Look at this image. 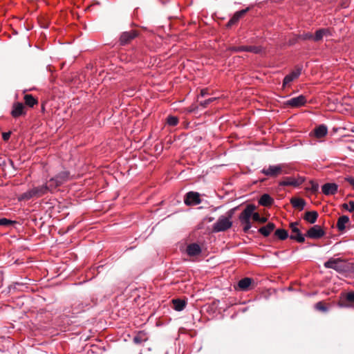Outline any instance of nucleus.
I'll return each instance as SVG.
<instances>
[{
  "instance_id": "ddd939ff",
  "label": "nucleus",
  "mask_w": 354,
  "mask_h": 354,
  "mask_svg": "<svg viewBox=\"0 0 354 354\" xmlns=\"http://www.w3.org/2000/svg\"><path fill=\"white\" fill-rule=\"evenodd\" d=\"M26 108L21 102H15L12 105L11 115L14 118H17L21 115H26Z\"/></svg>"
},
{
  "instance_id": "cd10ccee",
  "label": "nucleus",
  "mask_w": 354,
  "mask_h": 354,
  "mask_svg": "<svg viewBox=\"0 0 354 354\" xmlns=\"http://www.w3.org/2000/svg\"><path fill=\"white\" fill-rule=\"evenodd\" d=\"M148 339L147 335L144 331H140L134 337L133 342L136 344H141Z\"/></svg>"
},
{
  "instance_id": "2eb2a0df",
  "label": "nucleus",
  "mask_w": 354,
  "mask_h": 354,
  "mask_svg": "<svg viewBox=\"0 0 354 354\" xmlns=\"http://www.w3.org/2000/svg\"><path fill=\"white\" fill-rule=\"evenodd\" d=\"M328 133V129L326 125L320 124L317 127L313 132L310 133L311 136L321 139L325 137Z\"/></svg>"
},
{
  "instance_id": "5701e85b",
  "label": "nucleus",
  "mask_w": 354,
  "mask_h": 354,
  "mask_svg": "<svg viewBox=\"0 0 354 354\" xmlns=\"http://www.w3.org/2000/svg\"><path fill=\"white\" fill-rule=\"evenodd\" d=\"M171 301L173 304V308L176 311L183 310L187 304L185 300L180 299H174Z\"/></svg>"
},
{
  "instance_id": "a211bd4d",
  "label": "nucleus",
  "mask_w": 354,
  "mask_h": 354,
  "mask_svg": "<svg viewBox=\"0 0 354 354\" xmlns=\"http://www.w3.org/2000/svg\"><path fill=\"white\" fill-rule=\"evenodd\" d=\"M254 280L249 277H245L238 282V288L240 290L247 291L250 290V286L254 283Z\"/></svg>"
},
{
  "instance_id": "a878e982",
  "label": "nucleus",
  "mask_w": 354,
  "mask_h": 354,
  "mask_svg": "<svg viewBox=\"0 0 354 354\" xmlns=\"http://www.w3.org/2000/svg\"><path fill=\"white\" fill-rule=\"evenodd\" d=\"M24 100L26 106L33 107L38 104V100L31 94H26Z\"/></svg>"
},
{
  "instance_id": "423d86ee",
  "label": "nucleus",
  "mask_w": 354,
  "mask_h": 354,
  "mask_svg": "<svg viewBox=\"0 0 354 354\" xmlns=\"http://www.w3.org/2000/svg\"><path fill=\"white\" fill-rule=\"evenodd\" d=\"M338 306L342 308H354V291L341 293Z\"/></svg>"
},
{
  "instance_id": "6ab92c4d",
  "label": "nucleus",
  "mask_w": 354,
  "mask_h": 354,
  "mask_svg": "<svg viewBox=\"0 0 354 354\" xmlns=\"http://www.w3.org/2000/svg\"><path fill=\"white\" fill-rule=\"evenodd\" d=\"M338 186L335 183H326L322 187V192L325 195H333L337 192Z\"/></svg>"
},
{
  "instance_id": "c03bdc74",
  "label": "nucleus",
  "mask_w": 354,
  "mask_h": 354,
  "mask_svg": "<svg viewBox=\"0 0 354 354\" xmlns=\"http://www.w3.org/2000/svg\"><path fill=\"white\" fill-rule=\"evenodd\" d=\"M214 100H215V98H209V99L207 100L204 102L203 105H204V106H206L207 104H209V103H210V102H213Z\"/></svg>"
},
{
  "instance_id": "f257e3e1",
  "label": "nucleus",
  "mask_w": 354,
  "mask_h": 354,
  "mask_svg": "<svg viewBox=\"0 0 354 354\" xmlns=\"http://www.w3.org/2000/svg\"><path fill=\"white\" fill-rule=\"evenodd\" d=\"M324 266L326 268L333 269L341 274L350 272L353 268L352 263L341 258H330Z\"/></svg>"
},
{
  "instance_id": "e433bc0d",
  "label": "nucleus",
  "mask_w": 354,
  "mask_h": 354,
  "mask_svg": "<svg viewBox=\"0 0 354 354\" xmlns=\"http://www.w3.org/2000/svg\"><path fill=\"white\" fill-rule=\"evenodd\" d=\"M253 220L256 222H259L263 223L266 221V218L261 217L258 212H254L253 214Z\"/></svg>"
},
{
  "instance_id": "b1692460",
  "label": "nucleus",
  "mask_w": 354,
  "mask_h": 354,
  "mask_svg": "<svg viewBox=\"0 0 354 354\" xmlns=\"http://www.w3.org/2000/svg\"><path fill=\"white\" fill-rule=\"evenodd\" d=\"M275 225L272 223H268L266 226L261 227L259 232L264 236H268L274 230Z\"/></svg>"
},
{
  "instance_id": "ea45409f",
  "label": "nucleus",
  "mask_w": 354,
  "mask_h": 354,
  "mask_svg": "<svg viewBox=\"0 0 354 354\" xmlns=\"http://www.w3.org/2000/svg\"><path fill=\"white\" fill-rule=\"evenodd\" d=\"M346 180L354 189V178L349 177V178H347Z\"/></svg>"
},
{
  "instance_id": "412c9836",
  "label": "nucleus",
  "mask_w": 354,
  "mask_h": 354,
  "mask_svg": "<svg viewBox=\"0 0 354 354\" xmlns=\"http://www.w3.org/2000/svg\"><path fill=\"white\" fill-rule=\"evenodd\" d=\"M330 35V30L328 28H320L318 29L315 34L313 35V41H321L324 37Z\"/></svg>"
},
{
  "instance_id": "4c0bfd02",
  "label": "nucleus",
  "mask_w": 354,
  "mask_h": 354,
  "mask_svg": "<svg viewBox=\"0 0 354 354\" xmlns=\"http://www.w3.org/2000/svg\"><path fill=\"white\" fill-rule=\"evenodd\" d=\"M247 48L248 46H234L232 48V50L234 52L247 51Z\"/></svg>"
},
{
  "instance_id": "aec40b11",
  "label": "nucleus",
  "mask_w": 354,
  "mask_h": 354,
  "mask_svg": "<svg viewBox=\"0 0 354 354\" xmlns=\"http://www.w3.org/2000/svg\"><path fill=\"white\" fill-rule=\"evenodd\" d=\"M186 251L189 256L194 257L201 252V248L198 244L194 243L188 245Z\"/></svg>"
},
{
  "instance_id": "1a4fd4ad",
  "label": "nucleus",
  "mask_w": 354,
  "mask_h": 354,
  "mask_svg": "<svg viewBox=\"0 0 354 354\" xmlns=\"http://www.w3.org/2000/svg\"><path fill=\"white\" fill-rule=\"evenodd\" d=\"M290 228L292 232L290 236V239L296 240L299 243H304L305 241V238L301 233L299 229L298 228V223H291L290 224Z\"/></svg>"
},
{
  "instance_id": "f8f14e48",
  "label": "nucleus",
  "mask_w": 354,
  "mask_h": 354,
  "mask_svg": "<svg viewBox=\"0 0 354 354\" xmlns=\"http://www.w3.org/2000/svg\"><path fill=\"white\" fill-rule=\"evenodd\" d=\"M249 11V8H247L245 9H243L241 10L236 12L232 17L227 22L226 26L227 28H231L232 26H234L238 24L239 20L243 17L245 14Z\"/></svg>"
},
{
  "instance_id": "2f4dec72",
  "label": "nucleus",
  "mask_w": 354,
  "mask_h": 354,
  "mask_svg": "<svg viewBox=\"0 0 354 354\" xmlns=\"http://www.w3.org/2000/svg\"><path fill=\"white\" fill-rule=\"evenodd\" d=\"M167 123L169 126L175 127L178 123V118L177 117H176V116L169 115L167 118Z\"/></svg>"
},
{
  "instance_id": "39448f33",
  "label": "nucleus",
  "mask_w": 354,
  "mask_h": 354,
  "mask_svg": "<svg viewBox=\"0 0 354 354\" xmlns=\"http://www.w3.org/2000/svg\"><path fill=\"white\" fill-rule=\"evenodd\" d=\"M69 179V173L68 171H62L58 174L56 176L51 178L48 183L52 190L53 192L58 187L61 186L65 182H66Z\"/></svg>"
},
{
  "instance_id": "f3484780",
  "label": "nucleus",
  "mask_w": 354,
  "mask_h": 354,
  "mask_svg": "<svg viewBox=\"0 0 354 354\" xmlns=\"http://www.w3.org/2000/svg\"><path fill=\"white\" fill-rule=\"evenodd\" d=\"M138 34L136 30H130L129 32H124L120 36V44L125 45L130 42L132 39L137 37Z\"/></svg>"
},
{
  "instance_id": "4be33fe9",
  "label": "nucleus",
  "mask_w": 354,
  "mask_h": 354,
  "mask_svg": "<svg viewBox=\"0 0 354 354\" xmlns=\"http://www.w3.org/2000/svg\"><path fill=\"white\" fill-rule=\"evenodd\" d=\"M318 214L315 211L306 212L304 216V219L308 223L313 224L316 222Z\"/></svg>"
},
{
  "instance_id": "7ed1b4c3",
  "label": "nucleus",
  "mask_w": 354,
  "mask_h": 354,
  "mask_svg": "<svg viewBox=\"0 0 354 354\" xmlns=\"http://www.w3.org/2000/svg\"><path fill=\"white\" fill-rule=\"evenodd\" d=\"M256 209L255 205L250 204L246 206L244 210L239 215V221L243 225V231L247 232L251 227V218H253V214Z\"/></svg>"
},
{
  "instance_id": "0eeeda50",
  "label": "nucleus",
  "mask_w": 354,
  "mask_h": 354,
  "mask_svg": "<svg viewBox=\"0 0 354 354\" xmlns=\"http://www.w3.org/2000/svg\"><path fill=\"white\" fill-rule=\"evenodd\" d=\"M230 218L231 216H229L228 217L224 216L219 217L218 221L213 225L214 231L222 232L230 228L232 225Z\"/></svg>"
},
{
  "instance_id": "f03ea898",
  "label": "nucleus",
  "mask_w": 354,
  "mask_h": 354,
  "mask_svg": "<svg viewBox=\"0 0 354 354\" xmlns=\"http://www.w3.org/2000/svg\"><path fill=\"white\" fill-rule=\"evenodd\" d=\"M48 192H52V190L47 183L46 185L35 187L23 193L19 196V201H28L32 198H39L47 194Z\"/></svg>"
},
{
  "instance_id": "37998d69",
  "label": "nucleus",
  "mask_w": 354,
  "mask_h": 354,
  "mask_svg": "<svg viewBox=\"0 0 354 354\" xmlns=\"http://www.w3.org/2000/svg\"><path fill=\"white\" fill-rule=\"evenodd\" d=\"M214 100H215V98H209V99L207 100L204 102L203 105H204V106H206L207 104H209V103H210V102H213Z\"/></svg>"
},
{
  "instance_id": "473e14b6",
  "label": "nucleus",
  "mask_w": 354,
  "mask_h": 354,
  "mask_svg": "<svg viewBox=\"0 0 354 354\" xmlns=\"http://www.w3.org/2000/svg\"><path fill=\"white\" fill-rule=\"evenodd\" d=\"M299 39L301 40H313V34L310 32H304L299 35Z\"/></svg>"
},
{
  "instance_id": "7c9ffc66",
  "label": "nucleus",
  "mask_w": 354,
  "mask_h": 354,
  "mask_svg": "<svg viewBox=\"0 0 354 354\" xmlns=\"http://www.w3.org/2000/svg\"><path fill=\"white\" fill-rule=\"evenodd\" d=\"M315 308L316 310L322 312H326L328 309V307L327 306L326 304L324 301H319L317 302Z\"/></svg>"
},
{
  "instance_id": "c85d7f7f",
  "label": "nucleus",
  "mask_w": 354,
  "mask_h": 354,
  "mask_svg": "<svg viewBox=\"0 0 354 354\" xmlns=\"http://www.w3.org/2000/svg\"><path fill=\"white\" fill-rule=\"evenodd\" d=\"M299 183L297 182V180L294 178H286L283 180H282L279 183V185H281V186L291 185V186L296 187V186L299 185Z\"/></svg>"
},
{
  "instance_id": "c756f323",
  "label": "nucleus",
  "mask_w": 354,
  "mask_h": 354,
  "mask_svg": "<svg viewBox=\"0 0 354 354\" xmlns=\"http://www.w3.org/2000/svg\"><path fill=\"white\" fill-rule=\"evenodd\" d=\"M274 235L277 236L280 240H285L288 236V232L283 229L277 230L274 232Z\"/></svg>"
},
{
  "instance_id": "9d476101",
  "label": "nucleus",
  "mask_w": 354,
  "mask_h": 354,
  "mask_svg": "<svg viewBox=\"0 0 354 354\" xmlns=\"http://www.w3.org/2000/svg\"><path fill=\"white\" fill-rule=\"evenodd\" d=\"M301 73V68L296 66L288 75H286L283 81V87H286L290 82L297 79Z\"/></svg>"
},
{
  "instance_id": "f704fd0d",
  "label": "nucleus",
  "mask_w": 354,
  "mask_h": 354,
  "mask_svg": "<svg viewBox=\"0 0 354 354\" xmlns=\"http://www.w3.org/2000/svg\"><path fill=\"white\" fill-rule=\"evenodd\" d=\"M16 223V221L6 218H0V225L8 226Z\"/></svg>"
},
{
  "instance_id": "58836bf2",
  "label": "nucleus",
  "mask_w": 354,
  "mask_h": 354,
  "mask_svg": "<svg viewBox=\"0 0 354 354\" xmlns=\"http://www.w3.org/2000/svg\"><path fill=\"white\" fill-rule=\"evenodd\" d=\"M11 132H3L2 133V138L4 141H8L10 138Z\"/></svg>"
},
{
  "instance_id": "20e7f679",
  "label": "nucleus",
  "mask_w": 354,
  "mask_h": 354,
  "mask_svg": "<svg viewBox=\"0 0 354 354\" xmlns=\"http://www.w3.org/2000/svg\"><path fill=\"white\" fill-rule=\"evenodd\" d=\"M261 173L264 175L275 178L282 174H288V168L284 164H279L277 165H269L268 167H264Z\"/></svg>"
},
{
  "instance_id": "72a5a7b5",
  "label": "nucleus",
  "mask_w": 354,
  "mask_h": 354,
  "mask_svg": "<svg viewBox=\"0 0 354 354\" xmlns=\"http://www.w3.org/2000/svg\"><path fill=\"white\" fill-rule=\"evenodd\" d=\"M342 208L350 212H354V201H349L348 203H344L342 205Z\"/></svg>"
},
{
  "instance_id": "6e6552de",
  "label": "nucleus",
  "mask_w": 354,
  "mask_h": 354,
  "mask_svg": "<svg viewBox=\"0 0 354 354\" xmlns=\"http://www.w3.org/2000/svg\"><path fill=\"white\" fill-rule=\"evenodd\" d=\"M307 102L306 96L300 95L297 97H292L285 102V104L291 108H298L304 106Z\"/></svg>"
},
{
  "instance_id": "dca6fc26",
  "label": "nucleus",
  "mask_w": 354,
  "mask_h": 354,
  "mask_svg": "<svg viewBox=\"0 0 354 354\" xmlns=\"http://www.w3.org/2000/svg\"><path fill=\"white\" fill-rule=\"evenodd\" d=\"M349 223V217L346 215H342L338 218L336 223V227L339 232L343 233L346 230V225H348Z\"/></svg>"
},
{
  "instance_id": "393cba45",
  "label": "nucleus",
  "mask_w": 354,
  "mask_h": 354,
  "mask_svg": "<svg viewBox=\"0 0 354 354\" xmlns=\"http://www.w3.org/2000/svg\"><path fill=\"white\" fill-rule=\"evenodd\" d=\"M272 198L268 194H263L259 199V204L262 206L269 207L273 203Z\"/></svg>"
},
{
  "instance_id": "9b49d317",
  "label": "nucleus",
  "mask_w": 354,
  "mask_h": 354,
  "mask_svg": "<svg viewBox=\"0 0 354 354\" xmlns=\"http://www.w3.org/2000/svg\"><path fill=\"white\" fill-rule=\"evenodd\" d=\"M184 202L187 205H195L200 204L201 201L198 193L189 192L185 195Z\"/></svg>"
},
{
  "instance_id": "bb28decb",
  "label": "nucleus",
  "mask_w": 354,
  "mask_h": 354,
  "mask_svg": "<svg viewBox=\"0 0 354 354\" xmlns=\"http://www.w3.org/2000/svg\"><path fill=\"white\" fill-rule=\"evenodd\" d=\"M290 203L293 207L301 210L305 206V201L300 198H292L290 200Z\"/></svg>"
},
{
  "instance_id": "a19ab883",
  "label": "nucleus",
  "mask_w": 354,
  "mask_h": 354,
  "mask_svg": "<svg viewBox=\"0 0 354 354\" xmlns=\"http://www.w3.org/2000/svg\"><path fill=\"white\" fill-rule=\"evenodd\" d=\"M208 94V89L207 88H203L201 91V95L202 97H204L206 95Z\"/></svg>"
},
{
  "instance_id": "79ce46f5",
  "label": "nucleus",
  "mask_w": 354,
  "mask_h": 354,
  "mask_svg": "<svg viewBox=\"0 0 354 354\" xmlns=\"http://www.w3.org/2000/svg\"><path fill=\"white\" fill-rule=\"evenodd\" d=\"M348 6V1H344L341 3V7L342 8H347Z\"/></svg>"
},
{
  "instance_id": "c9c22d12",
  "label": "nucleus",
  "mask_w": 354,
  "mask_h": 354,
  "mask_svg": "<svg viewBox=\"0 0 354 354\" xmlns=\"http://www.w3.org/2000/svg\"><path fill=\"white\" fill-rule=\"evenodd\" d=\"M261 51V48L257 46H248L247 52H251L254 53H259Z\"/></svg>"
},
{
  "instance_id": "4468645a",
  "label": "nucleus",
  "mask_w": 354,
  "mask_h": 354,
  "mask_svg": "<svg viewBox=\"0 0 354 354\" xmlns=\"http://www.w3.org/2000/svg\"><path fill=\"white\" fill-rule=\"evenodd\" d=\"M325 232L319 225H314L306 233V236L310 239H320L324 236Z\"/></svg>"
}]
</instances>
